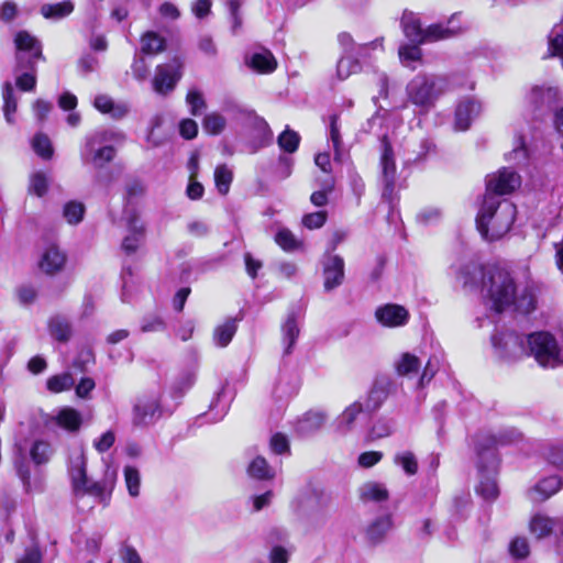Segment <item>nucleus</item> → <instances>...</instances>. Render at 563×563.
Masks as SVG:
<instances>
[{
  "label": "nucleus",
  "mask_w": 563,
  "mask_h": 563,
  "mask_svg": "<svg viewBox=\"0 0 563 563\" xmlns=\"http://www.w3.org/2000/svg\"><path fill=\"white\" fill-rule=\"evenodd\" d=\"M456 278L464 287H476L481 279V292L497 312L503 311L515 302L516 284L510 273L497 264L483 267L470 263L455 272Z\"/></svg>",
  "instance_id": "f257e3e1"
},
{
  "label": "nucleus",
  "mask_w": 563,
  "mask_h": 563,
  "mask_svg": "<svg viewBox=\"0 0 563 563\" xmlns=\"http://www.w3.org/2000/svg\"><path fill=\"white\" fill-rule=\"evenodd\" d=\"M521 439V433L514 428L499 431L496 434L482 432L475 435L474 445L479 459V472L484 470L495 472L498 460L495 454V448L517 442ZM477 493L487 500H493L498 496V487L494 477L482 474V478L476 488Z\"/></svg>",
  "instance_id": "f03ea898"
},
{
  "label": "nucleus",
  "mask_w": 563,
  "mask_h": 563,
  "mask_svg": "<svg viewBox=\"0 0 563 563\" xmlns=\"http://www.w3.org/2000/svg\"><path fill=\"white\" fill-rule=\"evenodd\" d=\"M86 455L81 446H75L69 450L68 455V475L70 478L74 497L77 503L86 496L92 497L96 503L107 506L113 489L115 473L106 474L102 481H91L87 476Z\"/></svg>",
  "instance_id": "7ed1b4c3"
},
{
  "label": "nucleus",
  "mask_w": 563,
  "mask_h": 563,
  "mask_svg": "<svg viewBox=\"0 0 563 563\" xmlns=\"http://www.w3.org/2000/svg\"><path fill=\"white\" fill-rule=\"evenodd\" d=\"M516 206L508 199L484 195L476 217V227L486 241H496L506 235L516 219Z\"/></svg>",
  "instance_id": "20e7f679"
},
{
  "label": "nucleus",
  "mask_w": 563,
  "mask_h": 563,
  "mask_svg": "<svg viewBox=\"0 0 563 563\" xmlns=\"http://www.w3.org/2000/svg\"><path fill=\"white\" fill-rule=\"evenodd\" d=\"M446 82L445 79L434 75H417L407 85L406 92L408 100L428 112L443 93Z\"/></svg>",
  "instance_id": "39448f33"
},
{
  "label": "nucleus",
  "mask_w": 563,
  "mask_h": 563,
  "mask_svg": "<svg viewBox=\"0 0 563 563\" xmlns=\"http://www.w3.org/2000/svg\"><path fill=\"white\" fill-rule=\"evenodd\" d=\"M527 342L530 354L540 366L554 368L563 364V351L550 332H533L528 335Z\"/></svg>",
  "instance_id": "423d86ee"
},
{
  "label": "nucleus",
  "mask_w": 563,
  "mask_h": 563,
  "mask_svg": "<svg viewBox=\"0 0 563 563\" xmlns=\"http://www.w3.org/2000/svg\"><path fill=\"white\" fill-rule=\"evenodd\" d=\"M110 140V133L98 131L89 135L80 150V157L84 164H90L95 168H102L115 156V148L104 144Z\"/></svg>",
  "instance_id": "0eeeda50"
},
{
  "label": "nucleus",
  "mask_w": 563,
  "mask_h": 563,
  "mask_svg": "<svg viewBox=\"0 0 563 563\" xmlns=\"http://www.w3.org/2000/svg\"><path fill=\"white\" fill-rule=\"evenodd\" d=\"M16 70L33 69L43 59L42 43L29 31L21 30L14 35Z\"/></svg>",
  "instance_id": "6e6552de"
},
{
  "label": "nucleus",
  "mask_w": 563,
  "mask_h": 563,
  "mask_svg": "<svg viewBox=\"0 0 563 563\" xmlns=\"http://www.w3.org/2000/svg\"><path fill=\"white\" fill-rule=\"evenodd\" d=\"M561 100L559 88L551 86H533L526 93V106L533 112L552 110Z\"/></svg>",
  "instance_id": "1a4fd4ad"
},
{
  "label": "nucleus",
  "mask_w": 563,
  "mask_h": 563,
  "mask_svg": "<svg viewBox=\"0 0 563 563\" xmlns=\"http://www.w3.org/2000/svg\"><path fill=\"white\" fill-rule=\"evenodd\" d=\"M162 415L161 395H145L137 399L133 408V424L137 427L154 423Z\"/></svg>",
  "instance_id": "9d476101"
},
{
  "label": "nucleus",
  "mask_w": 563,
  "mask_h": 563,
  "mask_svg": "<svg viewBox=\"0 0 563 563\" xmlns=\"http://www.w3.org/2000/svg\"><path fill=\"white\" fill-rule=\"evenodd\" d=\"M520 184L521 178L516 172L510 168H501L487 176L485 195H495L500 198L503 195L515 191Z\"/></svg>",
  "instance_id": "9b49d317"
},
{
  "label": "nucleus",
  "mask_w": 563,
  "mask_h": 563,
  "mask_svg": "<svg viewBox=\"0 0 563 563\" xmlns=\"http://www.w3.org/2000/svg\"><path fill=\"white\" fill-rule=\"evenodd\" d=\"M181 63L174 59L172 63L158 65L153 78V89L158 95H167L173 91L181 78Z\"/></svg>",
  "instance_id": "f8f14e48"
},
{
  "label": "nucleus",
  "mask_w": 563,
  "mask_h": 563,
  "mask_svg": "<svg viewBox=\"0 0 563 563\" xmlns=\"http://www.w3.org/2000/svg\"><path fill=\"white\" fill-rule=\"evenodd\" d=\"M380 172L382 180L384 183L383 197L390 198L394 191L396 181V161L395 154L387 136L382 139V154H380Z\"/></svg>",
  "instance_id": "ddd939ff"
},
{
  "label": "nucleus",
  "mask_w": 563,
  "mask_h": 563,
  "mask_svg": "<svg viewBox=\"0 0 563 563\" xmlns=\"http://www.w3.org/2000/svg\"><path fill=\"white\" fill-rule=\"evenodd\" d=\"M376 321L385 328H401L410 320L409 310L398 303H385L375 310Z\"/></svg>",
  "instance_id": "4468645a"
},
{
  "label": "nucleus",
  "mask_w": 563,
  "mask_h": 563,
  "mask_svg": "<svg viewBox=\"0 0 563 563\" xmlns=\"http://www.w3.org/2000/svg\"><path fill=\"white\" fill-rule=\"evenodd\" d=\"M324 291L330 292L343 284L344 260L336 254H327L322 260Z\"/></svg>",
  "instance_id": "2eb2a0df"
},
{
  "label": "nucleus",
  "mask_w": 563,
  "mask_h": 563,
  "mask_svg": "<svg viewBox=\"0 0 563 563\" xmlns=\"http://www.w3.org/2000/svg\"><path fill=\"white\" fill-rule=\"evenodd\" d=\"M67 262L66 253L56 244L47 245L40 258V269L47 275H55L64 269Z\"/></svg>",
  "instance_id": "dca6fc26"
},
{
  "label": "nucleus",
  "mask_w": 563,
  "mask_h": 563,
  "mask_svg": "<svg viewBox=\"0 0 563 563\" xmlns=\"http://www.w3.org/2000/svg\"><path fill=\"white\" fill-rule=\"evenodd\" d=\"M481 103L474 99L460 101L454 113V130L461 132L468 130L472 121L481 113Z\"/></svg>",
  "instance_id": "f3484780"
},
{
  "label": "nucleus",
  "mask_w": 563,
  "mask_h": 563,
  "mask_svg": "<svg viewBox=\"0 0 563 563\" xmlns=\"http://www.w3.org/2000/svg\"><path fill=\"white\" fill-rule=\"evenodd\" d=\"M128 234L122 241V250L126 254H133L144 241V224L136 213L126 217Z\"/></svg>",
  "instance_id": "a211bd4d"
},
{
  "label": "nucleus",
  "mask_w": 563,
  "mask_h": 563,
  "mask_svg": "<svg viewBox=\"0 0 563 563\" xmlns=\"http://www.w3.org/2000/svg\"><path fill=\"white\" fill-rule=\"evenodd\" d=\"M338 41L340 46L343 49V55H360L364 56L368 49L373 51H384V38L377 37L369 43L356 44L353 37L346 33L342 32L338 35Z\"/></svg>",
  "instance_id": "6ab92c4d"
},
{
  "label": "nucleus",
  "mask_w": 563,
  "mask_h": 563,
  "mask_svg": "<svg viewBox=\"0 0 563 563\" xmlns=\"http://www.w3.org/2000/svg\"><path fill=\"white\" fill-rule=\"evenodd\" d=\"M363 411H365L364 406L360 400H356L345 407L333 422L335 432L340 434H347L352 432L355 429L357 418Z\"/></svg>",
  "instance_id": "aec40b11"
},
{
  "label": "nucleus",
  "mask_w": 563,
  "mask_h": 563,
  "mask_svg": "<svg viewBox=\"0 0 563 563\" xmlns=\"http://www.w3.org/2000/svg\"><path fill=\"white\" fill-rule=\"evenodd\" d=\"M93 106L99 112L115 120L124 118L130 111V107L126 102L114 101L108 95L96 96Z\"/></svg>",
  "instance_id": "412c9836"
},
{
  "label": "nucleus",
  "mask_w": 563,
  "mask_h": 563,
  "mask_svg": "<svg viewBox=\"0 0 563 563\" xmlns=\"http://www.w3.org/2000/svg\"><path fill=\"white\" fill-rule=\"evenodd\" d=\"M562 488V481L559 476H549L538 482L529 490V498L533 503H541L549 499Z\"/></svg>",
  "instance_id": "4be33fe9"
},
{
  "label": "nucleus",
  "mask_w": 563,
  "mask_h": 563,
  "mask_svg": "<svg viewBox=\"0 0 563 563\" xmlns=\"http://www.w3.org/2000/svg\"><path fill=\"white\" fill-rule=\"evenodd\" d=\"M358 497L364 503H383L389 498V492L385 484L368 481L358 487Z\"/></svg>",
  "instance_id": "5701e85b"
},
{
  "label": "nucleus",
  "mask_w": 563,
  "mask_h": 563,
  "mask_svg": "<svg viewBox=\"0 0 563 563\" xmlns=\"http://www.w3.org/2000/svg\"><path fill=\"white\" fill-rule=\"evenodd\" d=\"M328 415L322 410H310L306 412L297 422V431L302 434H311L320 430L325 421Z\"/></svg>",
  "instance_id": "b1692460"
},
{
  "label": "nucleus",
  "mask_w": 563,
  "mask_h": 563,
  "mask_svg": "<svg viewBox=\"0 0 563 563\" xmlns=\"http://www.w3.org/2000/svg\"><path fill=\"white\" fill-rule=\"evenodd\" d=\"M393 527V520L389 515L375 518L366 528V539L372 544L380 543Z\"/></svg>",
  "instance_id": "393cba45"
},
{
  "label": "nucleus",
  "mask_w": 563,
  "mask_h": 563,
  "mask_svg": "<svg viewBox=\"0 0 563 563\" xmlns=\"http://www.w3.org/2000/svg\"><path fill=\"white\" fill-rule=\"evenodd\" d=\"M246 64L255 71L261 74L273 73L277 67V62L274 55L267 51L253 53L247 59Z\"/></svg>",
  "instance_id": "a878e982"
},
{
  "label": "nucleus",
  "mask_w": 563,
  "mask_h": 563,
  "mask_svg": "<svg viewBox=\"0 0 563 563\" xmlns=\"http://www.w3.org/2000/svg\"><path fill=\"white\" fill-rule=\"evenodd\" d=\"M494 347L504 357L516 354L520 349V341L518 335L512 332L495 334L492 338Z\"/></svg>",
  "instance_id": "bb28decb"
},
{
  "label": "nucleus",
  "mask_w": 563,
  "mask_h": 563,
  "mask_svg": "<svg viewBox=\"0 0 563 563\" xmlns=\"http://www.w3.org/2000/svg\"><path fill=\"white\" fill-rule=\"evenodd\" d=\"M299 317L296 312H289L285 322L282 325L283 343L285 345V353L289 354L299 336Z\"/></svg>",
  "instance_id": "cd10ccee"
},
{
  "label": "nucleus",
  "mask_w": 563,
  "mask_h": 563,
  "mask_svg": "<svg viewBox=\"0 0 563 563\" xmlns=\"http://www.w3.org/2000/svg\"><path fill=\"white\" fill-rule=\"evenodd\" d=\"M401 25L409 41L416 44L423 43L424 30L421 27L419 19L412 12H405L402 14Z\"/></svg>",
  "instance_id": "c85d7f7f"
},
{
  "label": "nucleus",
  "mask_w": 563,
  "mask_h": 563,
  "mask_svg": "<svg viewBox=\"0 0 563 563\" xmlns=\"http://www.w3.org/2000/svg\"><path fill=\"white\" fill-rule=\"evenodd\" d=\"M238 329L236 319L229 318L218 324L213 331V342L219 347H225L233 339Z\"/></svg>",
  "instance_id": "c756f323"
},
{
  "label": "nucleus",
  "mask_w": 563,
  "mask_h": 563,
  "mask_svg": "<svg viewBox=\"0 0 563 563\" xmlns=\"http://www.w3.org/2000/svg\"><path fill=\"white\" fill-rule=\"evenodd\" d=\"M452 21L446 24L435 23L424 30L423 43L446 40L459 33L460 29L451 26Z\"/></svg>",
  "instance_id": "7c9ffc66"
},
{
  "label": "nucleus",
  "mask_w": 563,
  "mask_h": 563,
  "mask_svg": "<svg viewBox=\"0 0 563 563\" xmlns=\"http://www.w3.org/2000/svg\"><path fill=\"white\" fill-rule=\"evenodd\" d=\"M51 336L58 342H67L71 336V325L69 321L60 316L53 317L48 322Z\"/></svg>",
  "instance_id": "2f4dec72"
},
{
  "label": "nucleus",
  "mask_w": 563,
  "mask_h": 563,
  "mask_svg": "<svg viewBox=\"0 0 563 563\" xmlns=\"http://www.w3.org/2000/svg\"><path fill=\"white\" fill-rule=\"evenodd\" d=\"M554 518L544 515H536L530 520V531L539 539L554 534Z\"/></svg>",
  "instance_id": "473e14b6"
},
{
  "label": "nucleus",
  "mask_w": 563,
  "mask_h": 563,
  "mask_svg": "<svg viewBox=\"0 0 563 563\" xmlns=\"http://www.w3.org/2000/svg\"><path fill=\"white\" fill-rule=\"evenodd\" d=\"M74 11V4L71 1H63L55 4H43L41 7V13L45 19L59 20L68 16Z\"/></svg>",
  "instance_id": "72a5a7b5"
},
{
  "label": "nucleus",
  "mask_w": 563,
  "mask_h": 563,
  "mask_svg": "<svg viewBox=\"0 0 563 563\" xmlns=\"http://www.w3.org/2000/svg\"><path fill=\"white\" fill-rule=\"evenodd\" d=\"M2 98L5 121L9 124H12L14 123V114L18 108V98L15 97L14 89L10 82H5L3 85Z\"/></svg>",
  "instance_id": "f704fd0d"
},
{
  "label": "nucleus",
  "mask_w": 563,
  "mask_h": 563,
  "mask_svg": "<svg viewBox=\"0 0 563 563\" xmlns=\"http://www.w3.org/2000/svg\"><path fill=\"white\" fill-rule=\"evenodd\" d=\"M56 423L68 431H76L81 424V416L74 408L66 407L57 413Z\"/></svg>",
  "instance_id": "c9c22d12"
},
{
  "label": "nucleus",
  "mask_w": 563,
  "mask_h": 563,
  "mask_svg": "<svg viewBox=\"0 0 563 563\" xmlns=\"http://www.w3.org/2000/svg\"><path fill=\"white\" fill-rule=\"evenodd\" d=\"M247 473L256 479H272L275 477V470L268 465L262 456L255 457L247 467Z\"/></svg>",
  "instance_id": "e433bc0d"
},
{
  "label": "nucleus",
  "mask_w": 563,
  "mask_h": 563,
  "mask_svg": "<svg viewBox=\"0 0 563 563\" xmlns=\"http://www.w3.org/2000/svg\"><path fill=\"white\" fill-rule=\"evenodd\" d=\"M165 38L155 32H146L141 38V49L145 54H158L165 49Z\"/></svg>",
  "instance_id": "4c0bfd02"
},
{
  "label": "nucleus",
  "mask_w": 563,
  "mask_h": 563,
  "mask_svg": "<svg viewBox=\"0 0 563 563\" xmlns=\"http://www.w3.org/2000/svg\"><path fill=\"white\" fill-rule=\"evenodd\" d=\"M361 64L354 55H342L336 64V76L339 79L344 80L352 74L360 71Z\"/></svg>",
  "instance_id": "58836bf2"
},
{
  "label": "nucleus",
  "mask_w": 563,
  "mask_h": 563,
  "mask_svg": "<svg viewBox=\"0 0 563 563\" xmlns=\"http://www.w3.org/2000/svg\"><path fill=\"white\" fill-rule=\"evenodd\" d=\"M53 454L51 444L43 440L33 442L30 449V456L36 465L45 464L49 461Z\"/></svg>",
  "instance_id": "ea45409f"
},
{
  "label": "nucleus",
  "mask_w": 563,
  "mask_h": 563,
  "mask_svg": "<svg viewBox=\"0 0 563 563\" xmlns=\"http://www.w3.org/2000/svg\"><path fill=\"white\" fill-rule=\"evenodd\" d=\"M123 475L129 495L133 498L137 497L141 490L140 471L135 466L126 465L124 466Z\"/></svg>",
  "instance_id": "a19ab883"
},
{
  "label": "nucleus",
  "mask_w": 563,
  "mask_h": 563,
  "mask_svg": "<svg viewBox=\"0 0 563 563\" xmlns=\"http://www.w3.org/2000/svg\"><path fill=\"white\" fill-rule=\"evenodd\" d=\"M275 242L286 252H292L302 246V242L286 228H282L277 231Z\"/></svg>",
  "instance_id": "79ce46f5"
},
{
  "label": "nucleus",
  "mask_w": 563,
  "mask_h": 563,
  "mask_svg": "<svg viewBox=\"0 0 563 563\" xmlns=\"http://www.w3.org/2000/svg\"><path fill=\"white\" fill-rule=\"evenodd\" d=\"M233 179V173L227 165H219L214 169V184L221 195H227Z\"/></svg>",
  "instance_id": "37998d69"
},
{
  "label": "nucleus",
  "mask_w": 563,
  "mask_h": 563,
  "mask_svg": "<svg viewBox=\"0 0 563 563\" xmlns=\"http://www.w3.org/2000/svg\"><path fill=\"white\" fill-rule=\"evenodd\" d=\"M420 365L421 363L419 358L411 353H402L395 364L397 373L399 375H409L412 373H417L418 369L420 368Z\"/></svg>",
  "instance_id": "c03bdc74"
},
{
  "label": "nucleus",
  "mask_w": 563,
  "mask_h": 563,
  "mask_svg": "<svg viewBox=\"0 0 563 563\" xmlns=\"http://www.w3.org/2000/svg\"><path fill=\"white\" fill-rule=\"evenodd\" d=\"M74 384L75 380L69 373L54 375L46 382L47 389L55 394L69 390Z\"/></svg>",
  "instance_id": "a18cd8bd"
},
{
  "label": "nucleus",
  "mask_w": 563,
  "mask_h": 563,
  "mask_svg": "<svg viewBox=\"0 0 563 563\" xmlns=\"http://www.w3.org/2000/svg\"><path fill=\"white\" fill-rule=\"evenodd\" d=\"M86 208L79 201H68L63 209V216L67 223L78 224L82 221Z\"/></svg>",
  "instance_id": "49530a36"
},
{
  "label": "nucleus",
  "mask_w": 563,
  "mask_h": 563,
  "mask_svg": "<svg viewBox=\"0 0 563 563\" xmlns=\"http://www.w3.org/2000/svg\"><path fill=\"white\" fill-rule=\"evenodd\" d=\"M394 462L396 465L400 466L409 476H412L418 472L417 459L410 451H402L397 453L394 457Z\"/></svg>",
  "instance_id": "de8ad7c7"
},
{
  "label": "nucleus",
  "mask_w": 563,
  "mask_h": 563,
  "mask_svg": "<svg viewBox=\"0 0 563 563\" xmlns=\"http://www.w3.org/2000/svg\"><path fill=\"white\" fill-rule=\"evenodd\" d=\"M398 55L404 66L415 69L416 66L412 63L420 60L422 53L418 45H401Z\"/></svg>",
  "instance_id": "09e8293b"
},
{
  "label": "nucleus",
  "mask_w": 563,
  "mask_h": 563,
  "mask_svg": "<svg viewBox=\"0 0 563 563\" xmlns=\"http://www.w3.org/2000/svg\"><path fill=\"white\" fill-rule=\"evenodd\" d=\"M320 189L316 190L310 196V201L316 207H323L328 203V195L334 188V179L329 176L321 185Z\"/></svg>",
  "instance_id": "8fccbe9b"
},
{
  "label": "nucleus",
  "mask_w": 563,
  "mask_h": 563,
  "mask_svg": "<svg viewBox=\"0 0 563 563\" xmlns=\"http://www.w3.org/2000/svg\"><path fill=\"white\" fill-rule=\"evenodd\" d=\"M387 398V393L384 388L374 386L367 395L364 410L368 412L376 411Z\"/></svg>",
  "instance_id": "3c124183"
},
{
  "label": "nucleus",
  "mask_w": 563,
  "mask_h": 563,
  "mask_svg": "<svg viewBox=\"0 0 563 563\" xmlns=\"http://www.w3.org/2000/svg\"><path fill=\"white\" fill-rule=\"evenodd\" d=\"M225 124L224 117L217 112L209 113L203 119V129L213 135L220 134L224 130Z\"/></svg>",
  "instance_id": "603ef678"
},
{
  "label": "nucleus",
  "mask_w": 563,
  "mask_h": 563,
  "mask_svg": "<svg viewBox=\"0 0 563 563\" xmlns=\"http://www.w3.org/2000/svg\"><path fill=\"white\" fill-rule=\"evenodd\" d=\"M32 146L35 153L44 159H48L53 155L52 143L45 134H36L32 141Z\"/></svg>",
  "instance_id": "864d4df0"
},
{
  "label": "nucleus",
  "mask_w": 563,
  "mask_h": 563,
  "mask_svg": "<svg viewBox=\"0 0 563 563\" xmlns=\"http://www.w3.org/2000/svg\"><path fill=\"white\" fill-rule=\"evenodd\" d=\"M22 73L16 76L15 85L21 91H33L36 86V73L35 67L33 69H23Z\"/></svg>",
  "instance_id": "5fc2aeb1"
},
{
  "label": "nucleus",
  "mask_w": 563,
  "mask_h": 563,
  "mask_svg": "<svg viewBox=\"0 0 563 563\" xmlns=\"http://www.w3.org/2000/svg\"><path fill=\"white\" fill-rule=\"evenodd\" d=\"M299 141V135L288 129L278 136V145L288 153H294L298 148Z\"/></svg>",
  "instance_id": "6e6d98bb"
},
{
  "label": "nucleus",
  "mask_w": 563,
  "mask_h": 563,
  "mask_svg": "<svg viewBox=\"0 0 563 563\" xmlns=\"http://www.w3.org/2000/svg\"><path fill=\"white\" fill-rule=\"evenodd\" d=\"M338 121H339L338 115H332L330 119V141L332 142V145H333L335 159L341 158V146H342L340 125H339Z\"/></svg>",
  "instance_id": "4d7b16f0"
},
{
  "label": "nucleus",
  "mask_w": 563,
  "mask_h": 563,
  "mask_svg": "<svg viewBox=\"0 0 563 563\" xmlns=\"http://www.w3.org/2000/svg\"><path fill=\"white\" fill-rule=\"evenodd\" d=\"M48 179L42 172H36L31 176L29 190L38 197L47 191Z\"/></svg>",
  "instance_id": "13d9d810"
},
{
  "label": "nucleus",
  "mask_w": 563,
  "mask_h": 563,
  "mask_svg": "<svg viewBox=\"0 0 563 563\" xmlns=\"http://www.w3.org/2000/svg\"><path fill=\"white\" fill-rule=\"evenodd\" d=\"M328 218V212L324 210L307 213L302 217V225L309 230L320 229L323 227Z\"/></svg>",
  "instance_id": "bf43d9fd"
},
{
  "label": "nucleus",
  "mask_w": 563,
  "mask_h": 563,
  "mask_svg": "<svg viewBox=\"0 0 563 563\" xmlns=\"http://www.w3.org/2000/svg\"><path fill=\"white\" fill-rule=\"evenodd\" d=\"M372 84H374L378 90V95L373 97L375 102H377L379 98L386 99L388 97L389 79L385 73L374 71Z\"/></svg>",
  "instance_id": "052dcab7"
},
{
  "label": "nucleus",
  "mask_w": 563,
  "mask_h": 563,
  "mask_svg": "<svg viewBox=\"0 0 563 563\" xmlns=\"http://www.w3.org/2000/svg\"><path fill=\"white\" fill-rule=\"evenodd\" d=\"M19 15L18 4L12 0H5L0 4V21L9 24Z\"/></svg>",
  "instance_id": "680f3d73"
},
{
  "label": "nucleus",
  "mask_w": 563,
  "mask_h": 563,
  "mask_svg": "<svg viewBox=\"0 0 563 563\" xmlns=\"http://www.w3.org/2000/svg\"><path fill=\"white\" fill-rule=\"evenodd\" d=\"M433 147L434 144L430 139H421L419 143V148L412 150V154L407 157V162H420L424 159L427 155L433 150Z\"/></svg>",
  "instance_id": "e2e57ef3"
},
{
  "label": "nucleus",
  "mask_w": 563,
  "mask_h": 563,
  "mask_svg": "<svg viewBox=\"0 0 563 563\" xmlns=\"http://www.w3.org/2000/svg\"><path fill=\"white\" fill-rule=\"evenodd\" d=\"M530 551L528 540L522 537L515 538L509 544V552L516 559H525Z\"/></svg>",
  "instance_id": "0e129e2a"
},
{
  "label": "nucleus",
  "mask_w": 563,
  "mask_h": 563,
  "mask_svg": "<svg viewBox=\"0 0 563 563\" xmlns=\"http://www.w3.org/2000/svg\"><path fill=\"white\" fill-rule=\"evenodd\" d=\"M547 461L560 471H563V445L551 444L545 453Z\"/></svg>",
  "instance_id": "69168bd1"
},
{
  "label": "nucleus",
  "mask_w": 563,
  "mask_h": 563,
  "mask_svg": "<svg viewBox=\"0 0 563 563\" xmlns=\"http://www.w3.org/2000/svg\"><path fill=\"white\" fill-rule=\"evenodd\" d=\"M186 102L190 107V112L192 115H199L206 108L205 99L202 95L197 90H190L187 93Z\"/></svg>",
  "instance_id": "338daca9"
},
{
  "label": "nucleus",
  "mask_w": 563,
  "mask_h": 563,
  "mask_svg": "<svg viewBox=\"0 0 563 563\" xmlns=\"http://www.w3.org/2000/svg\"><path fill=\"white\" fill-rule=\"evenodd\" d=\"M121 563H143V560L135 548L129 544L121 547L119 551Z\"/></svg>",
  "instance_id": "774afa93"
}]
</instances>
